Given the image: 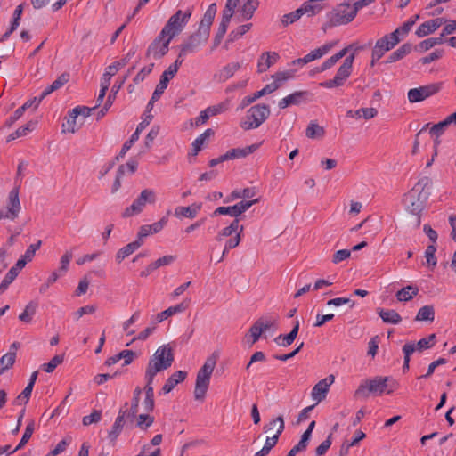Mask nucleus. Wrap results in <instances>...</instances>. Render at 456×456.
<instances>
[{
    "mask_svg": "<svg viewBox=\"0 0 456 456\" xmlns=\"http://www.w3.org/2000/svg\"><path fill=\"white\" fill-rule=\"evenodd\" d=\"M432 181L424 176L404 195V204L406 210L411 215L418 216V224L420 223V215L425 208L426 202L431 192L430 188Z\"/></svg>",
    "mask_w": 456,
    "mask_h": 456,
    "instance_id": "f257e3e1",
    "label": "nucleus"
},
{
    "mask_svg": "<svg viewBox=\"0 0 456 456\" xmlns=\"http://www.w3.org/2000/svg\"><path fill=\"white\" fill-rule=\"evenodd\" d=\"M392 380L389 377L377 376L372 379H366L360 384L358 388L354 391V397L355 399H366L370 394L374 395H381L387 387L389 390L387 394H391L395 388V382L388 384Z\"/></svg>",
    "mask_w": 456,
    "mask_h": 456,
    "instance_id": "f03ea898",
    "label": "nucleus"
},
{
    "mask_svg": "<svg viewBox=\"0 0 456 456\" xmlns=\"http://www.w3.org/2000/svg\"><path fill=\"white\" fill-rule=\"evenodd\" d=\"M175 360L173 349L169 345H163L150 358L145 373L156 376L159 371L168 369Z\"/></svg>",
    "mask_w": 456,
    "mask_h": 456,
    "instance_id": "7ed1b4c3",
    "label": "nucleus"
},
{
    "mask_svg": "<svg viewBox=\"0 0 456 456\" xmlns=\"http://www.w3.org/2000/svg\"><path fill=\"white\" fill-rule=\"evenodd\" d=\"M217 356L213 354L207 358L203 366L198 370L194 397L196 400H203L210 383V378L216 364Z\"/></svg>",
    "mask_w": 456,
    "mask_h": 456,
    "instance_id": "20e7f679",
    "label": "nucleus"
},
{
    "mask_svg": "<svg viewBox=\"0 0 456 456\" xmlns=\"http://www.w3.org/2000/svg\"><path fill=\"white\" fill-rule=\"evenodd\" d=\"M270 113L267 104H256L247 111L244 119L240 122V127L246 131L256 129L269 118Z\"/></svg>",
    "mask_w": 456,
    "mask_h": 456,
    "instance_id": "39448f33",
    "label": "nucleus"
},
{
    "mask_svg": "<svg viewBox=\"0 0 456 456\" xmlns=\"http://www.w3.org/2000/svg\"><path fill=\"white\" fill-rule=\"evenodd\" d=\"M191 10L188 9L186 12H183L181 10L176 11L175 14H173L162 28L161 36H166L169 40L178 36L186 24L188 23L191 16Z\"/></svg>",
    "mask_w": 456,
    "mask_h": 456,
    "instance_id": "423d86ee",
    "label": "nucleus"
},
{
    "mask_svg": "<svg viewBox=\"0 0 456 456\" xmlns=\"http://www.w3.org/2000/svg\"><path fill=\"white\" fill-rule=\"evenodd\" d=\"M355 16L356 14L353 10V5L341 4L327 14L328 21L322 26V29L325 31L327 28L347 24L351 22Z\"/></svg>",
    "mask_w": 456,
    "mask_h": 456,
    "instance_id": "0eeeda50",
    "label": "nucleus"
},
{
    "mask_svg": "<svg viewBox=\"0 0 456 456\" xmlns=\"http://www.w3.org/2000/svg\"><path fill=\"white\" fill-rule=\"evenodd\" d=\"M354 58V53L346 56L335 77L332 79L320 83V86L329 89L342 86L352 73Z\"/></svg>",
    "mask_w": 456,
    "mask_h": 456,
    "instance_id": "6e6552de",
    "label": "nucleus"
},
{
    "mask_svg": "<svg viewBox=\"0 0 456 456\" xmlns=\"http://www.w3.org/2000/svg\"><path fill=\"white\" fill-rule=\"evenodd\" d=\"M156 202V193L153 190L151 189H144L141 191L140 195L134 200V201L132 203L130 207H127L123 213L121 214V216L123 218H127L130 216H133L134 215L140 214L145 205L147 203L149 204H154Z\"/></svg>",
    "mask_w": 456,
    "mask_h": 456,
    "instance_id": "1a4fd4ad",
    "label": "nucleus"
},
{
    "mask_svg": "<svg viewBox=\"0 0 456 456\" xmlns=\"http://www.w3.org/2000/svg\"><path fill=\"white\" fill-rule=\"evenodd\" d=\"M20 183L15 185L8 194L6 208H0V221L2 219L15 220L20 212L21 206L19 199Z\"/></svg>",
    "mask_w": 456,
    "mask_h": 456,
    "instance_id": "9d476101",
    "label": "nucleus"
},
{
    "mask_svg": "<svg viewBox=\"0 0 456 456\" xmlns=\"http://www.w3.org/2000/svg\"><path fill=\"white\" fill-rule=\"evenodd\" d=\"M443 82L431 83L408 91L407 97L411 103L422 102L441 91Z\"/></svg>",
    "mask_w": 456,
    "mask_h": 456,
    "instance_id": "9b49d317",
    "label": "nucleus"
},
{
    "mask_svg": "<svg viewBox=\"0 0 456 456\" xmlns=\"http://www.w3.org/2000/svg\"><path fill=\"white\" fill-rule=\"evenodd\" d=\"M400 41V37H397L395 33L387 34L378 39L372 49L373 59L379 60L387 51L393 49Z\"/></svg>",
    "mask_w": 456,
    "mask_h": 456,
    "instance_id": "f8f14e48",
    "label": "nucleus"
},
{
    "mask_svg": "<svg viewBox=\"0 0 456 456\" xmlns=\"http://www.w3.org/2000/svg\"><path fill=\"white\" fill-rule=\"evenodd\" d=\"M170 42L171 40L166 36H161L160 32L148 46L146 56H152L156 60L162 58L168 53Z\"/></svg>",
    "mask_w": 456,
    "mask_h": 456,
    "instance_id": "ddd939ff",
    "label": "nucleus"
},
{
    "mask_svg": "<svg viewBox=\"0 0 456 456\" xmlns=\"http://www.w3.org/2000/svg\"><path fill=\"white\" fill-rule=\"evenodd\" d=\"M259 201L258 199L245 201L242 200L233 206L230 207H218L215 209L212 216H219V215H229L231 216L238 217L242 213L247 211L249 208H251L254 204L257 203Z\"/></svg>",
    "mask_w": 456,
    "mask_h": 456,
    "instance_id": "4468645a",
    "label": "nucleus"
},
{
    "mask_svg": "<svg viewBox=\"0 0 456 456\" xmlns=\"http://www.w3.org/2000/svg\"><path fill=\"white\" fill-rule=\"evenodd\" d=\"M209 37V35L205 32V30L198 29L196 32L192 33L183 44H181L180 48L182 49V54H188L194 53L197 48L205 44Z\"/></svg>",
    "mask_w": 456,
    "mask_h": 456,
    "instance_id": "2eb2a0df",
    "label": "nucleus"
},
{
    "mask_svg": "<svg viewBox=\"0 0 456 456\" xmlns=\"http://www.w3.org/2000/svg\"><path fill=\"white\" fill-rule=\"evenodd\" d=\"M276 433L273 436H268L265 439V443L264 444V447L267 449L269 452L277 444L279 441L280 436L282 434L285 424L284 419L282 416H278L277 418L272 419L268 424L264 426V431L269 432L272 430V426H277Z\"/></svg>",
    "mask_w": 456,
    "mask_h": 456,
    "instance_id": "dca6fc26",
    "label": "nucleus"
},
{
    "mask_svg": "<svg viewBox=\"0 0 456 456\" xmlns=\"http://www.w3.org/2000/svg\"><path fill=\"white\" fill-rule=\"evenodd\" d=\"M135 53L136 47H132L122 59L114 61L112 64L109 65L106 68L102 79L105 81L107 80L110 83L111 77H113L121 68L125 67L129 62V61L134 56Z\"/></svg>",
    "mask_w": 456,
    "mask_h": 456,
    "instance_id": "f3484780",
    "label": "nucleus"
},
{
    "mask_svg": "<svg viewBox=\"0 0 456 456\" xmlns=\"http://www.w3.org/2000/svg\"><path fill=\"white\" fill-rule=\"evenodd\" d=\"M312 94L308 91H297L282 98L278 106L280 109H285L290 105H299L310 100Z\"/></svg>",
    "mask_w": 456,
    "mask_h": 456,
    "instance_id": "a211bd4d",
    "label": "nucleus"
},
{
    "mask_svg": "<svg viewBox=\"0 0 456 456\" xmlns=\"http://www.w3.org/2000/svg\"><path fill=\"white\" fill-rule=\"evenodd\" d=\"M335 377L330 374L325 379L320 380L312 390V397L317 402H321L326 397L330 387L333 384Z\"/></svg>",
    "mask_w": 456,
    "mask_h": 456,
    "instance_id": "6ab92c4d",
    "label": "nucleus"
},
{
    "mask_svg": "<svg viewBox=\"0 0 456 456\" xmlns=\"http://www.w3.org/2000/svg\"><path fill=\"white\" fill-rule=\"evenodd\" d=\"M273 324V322L266 321L264 318L256 320L248 330L249 337L251 338L250 344H255L259 339L262 333L271 328Z\"/></svg>",
    "mask_w": 456,
    "mask_h": 456,
    "instance_id": "aec40b11",
    "label": "nucleus"
},
{
    "mask_svg": "<svg viewBox=\"0 0 456 456\" xmlns=\"http://www.w3.org/2000/svg\"><path fill=\"white\" fill-rule=\"evenodd\" d=\"M277 89H278V86L276 84H268L260 91H257L251 95H248V96L244 97L240 102V108L241 110H243L246 107H248L249 104L256 102L260 97H262L265 94H272V93L275 92Z\"/></svg>",
    "mask_w": 456,
    "mask_h": 456,
    "instance_id": "412c9836",
    "label": "nucleus"
},
{
    "mask_svg": "<svg viewBox=\"0 0 456 456\" xmlns=\"http://www.w3.org/2000/svg\"><path fill=\"white\" fill-rule=\"evenodd\" d=\"M240 67V62L228 63L214 75V79L218 83H224L232 77Z\"/></svg>",
    "mask_w": 456,
    "mask_h": 456,
    "instance_id": "4be33fe9",
    "label": "nucleus"
},
{
    "mask_svg": "<svg viewBox=\"0 0 456 456\" xmlns=\"http://www.w3.org/2000/svg\"><path fill=\"white\" fill-rule=\"evenodd\" d=\"M187 377V371L185 370H177L175 371L168 379L166 380L164 386L162 387V393L168 394L170 393L175 386L179 383H182Z\"/></svg>",
    "mask_w": 456,
    "mask_h": 456,
    "instance_id": "5701e85b",
    "label": "nucleus"
},
{
    "mask_svg": "<svg viewBox=\"0 0 456 456\" xmlns=\"http://www.w3.org/2000/svg\"><path fill=\"white\" fill-rule=\"evenodd\" d=\"M443 24V19L442 18H436L434 20H430L428 21L423 22L417 28L415 34L419 37H423L425 36H428L433 32H435L440 26Z\"/></svg>",
    "mask_w": 456,
    "mask_h": 456,
    "instance_id": "b1692460",
    "label": "nucleus"
},
{
    "mask_svg": "<svg viewBox=\"0 0 456 456\" xmlns=\"http://www.w3.org/2000/svg\"><path fill=\"white\" fill-rule=\"evenodd\" d=\"M279 54L275 52H265L262 53L257 63V71L259 73L265 72L278 59Z\"/></svg>",
    "mask_w": 456,
    "mask_h": 456,
    "instance_id": "393cba45",
    "label": "nucleus"
},
{
    "mask_svg": "<svg viewBox=\"0 0 456 456\" xmlns=\"http://www.w3.org/2000/svg\"><path fill=\"white\" fill-rule=\"evenodd\" d=\"M452 124L456 125V112L449 115L443 121H440L437 124L432 126V127L429 129V133L432 136L439 137Z\"/></svg>",
    "mask_w": 456,
    "mask_h": 456,
    "instance_id": "a878e982",
    "label": "nucleus"
},
{
    "mask_svg": "<svg viewBox=\"0 0 456 456\" xmlns=\"http://www.w3.org/2000/svg\"><path fill=\"white\" fill-rule=\"evenodd\" d=\"M258 6V0H243V4L239 9L240 16H241V19H239V20H249Z\"/></svg>",
    "mask_w": 456,
    "mask_h": 456,
    "instance_id": "bb28decb",
    "label": "nucleus"
},
{
    "mask_svg": "<svg viewBox=\"0 0 456 456\" xmlns=\"http://www.w3.org/2000/svg\"><path fill=\"white\" fill-rule=\"evenodd\" d=\"M216 13V4L214 3V4H211L208 6V8L207 9V11L205 12L204 16H203L201 21L200 22L198 29H200L201 31L205 30V32H207V34L209 35L210 28H211V25L215 19Z\"/></svg>",
    "mask_w": 456,
    "mask_h": 456,
    "instance_id": "cd10ccee",
    "label": "nucleus"
},
{
    "mask_svg": "<svg viewBox=\"0 0 456 456\" xmlns=\"http://www.w3.org/2000/svg\"><path fill=\"white\" fill-rule=\"evenodd\" d=\"M259 147L258 143H255L249 146H247L245 148H233L228 151L224 154V158H227V159H240L245 158L248 156L249 154L253 153L255 151H256Z\"/></svg>",
    "mask_w": 456,
    "mask_h": 456,
    "instance_id": "c85d7f7f",
    "label": "nucleus"
},
{
    "mask_svg": "<svg viewBox=\"0 0 456 456\" xmlns=\"http://www.w3.org/2000/svg\"><path fill=\"white\" fill-rule=\"evenodd\" d=\"M188 306L189 301L184 300L176 305L170 306L167 309L159 313L156 315V320L158 322H161L162 321L166 320L167 318L172 316L175 314L184 312L188 308Z\"/></svg>",
    "mask_w": 456,
    "mask_h": 456,
    "instance_id": "c756f323",
    "label": "nucleus"
},
{
    "mask_svg": "<svg viewBox=\"0 0 456 456\" xmlns=\"http://www.w3.org/2000/svg\"><path fill=\"white\" fill-rule=\"evenodd\" d=\"M175 76V75L173 73V70L166 69L162 73V75L160 77L159 83L157 85V86H156V88H155V90L153 92V98L154 99H159L161 97V95L163 94V93L165 92V90L167 87L168 82Z\"/></svg>",
    "mask_w": 456,
    "mask_h": 456,
    "instance_id": "7c9ffc66",
    "label": "nucleus"
},
{
    "mask_svg": "<svg viewBox=\"0 0 456 456\" xmlns=\"http://www.w3.org/2000/svg\"><path fill=\"white\" fill-rule=\"evenodd\" d=\"M201 203H193L188 207H177L175 209V215L176 216H183L192 219L198 215L199 211L201 209Z\"/></svg>",
    "mask_w": 456,
    "mask_h": 456,
    "instance_id": "2f4dec72",
    "label": "nucleus"
},
{
    "mask_svg": "<svg viewBox=\"0 0 456 456\" xmlns=\"http://www.w3.org/2000/svg\"><path fill=\"white\" fill-rule=\"evenodd\" d=\"M412 51V45L411 43H405L402 45L397 50L393 52L387 57L386 63H393L403 59L407 54Z\"/></svg>",
    "mask_w": 456,
    "mask_h": 456,
    "instance_id": "473e14b6",
    "label": "nucleus"
},
{
    "mask_svg": "<svg viewBox=\"0 0 456 456\" xmlns=\"http://www.w3.org/2000/svg\"><path fill=\"white\" fill-rule=\"evenodd\" d=\"M123 84H124V80H122L118 86H116V85L113 86V87L111 88L110 93L109 94V95L107 97V100H106L103 107L97 113V119H101L102 118H103L106 115V113L108 112L109 109L113 104V102H114V100L116 98L117 93L121 88Z\"/></svg>",
    "mask_w": 456,
    "mask_h": 456,
    "instance_id": "72a5a7b5",
    "label": "nucleus"
},
{
    "mask_svg": "<svg viewBox=\"0 0 456 456\" xmlns=\"http://www.w3.org/2000/svg\"><path fill=\"white\" fill-rule=\"evenodd\" d=\"M142 245V241L134 240L128 243L126 246L120 248L116 254V260L118 263H121L125 258L132 255L136 249Z\"/></svg>",
    "mask_w": 456,
    "mask_h": 456,
    "instance_id": "f704fd0d",
    "label": "nucleus"
},
{
    "mask_svg": "<svg viewBox=\"0 0 456 456\" xmlns=\"http://www.w3.org/2000/svg\"><path fill=\"white\" fill-rule=\"evenodd\" d=\"M435 320V308L432 305H427L419 308L415 317L418 322H433Z\"/></svg>",
    "mask_w": 456,
    "mask_h": 456,
    "instance_id": "c9c22d12",
    "label": "nucleus"
},
{
    "mask_svg": "<svg viewBox=\"0 0 456 456\" xmlns=\"http://www.w3.org/2000/svg\"><path fill=\"white\" fill-rule=\"evenodd\" d=\"M69 80V74L62 73L49 86L45 88V90L42 92V97H46L48 94H50L53 91L61 88L62 86H64L66 83H68Z\"/></svg>",
    "mask_w": 456,
    "mask_h": 456,
    "instance_id": "e433bc0d",
    "label": "nucleus"
},
{
    "mask_svg": "<svg viewBox=\"0 0 456 456\" xmlns=\"http://www.w3.org/2000/svg\"><path fill=\"white\" fill-rule=\"evenodd\" d=\"M37 121L30 120L25 126H21L15 132L9 134L7 142L13 141L19 137L25 136L28 132L33 131L37 126Z\"/></svg>",
    "mask_w": 456,
    "mask_h": 456,
    "instance_id": "4c0bfd02",
    "label": "nucleus"
},
{
    "mask_svg": "<svg viewBox=\"0 0 456 456\" xmlns=\"http://www.w3.org/2000/svg\"><path fill=\"white\" fill-rule=\"evenodd\" d=\"M378 314L383 322L387 323L398 324L402 321L400 314L395 310L379 308Z\"/></svg>",
    "mask_w": 456,
    "mask_h": 456,
    "instance_id": "58836bf2",
    "label": "nucleus"
},
{
    "mask_svg": "<svg viewBox=\"0 0 456 456\" xmlns=\"http://www.w3.org/2000/svg\"><path fill=\"white\" fill-rule=\"evenodd\" d=\"M332 47V44H325L314 51H311L305 56V61L307 63L314 61L317 59L322 58L325 55Z\"/></svg>",
    "mask_w": 456,
    "mask_h": 456,
    "instance_id": "ea45409f",
    "label": "nucleus"
},
{
    "mask_svg": "<svg viewBox=\"0 0 456 456\" xmlns=\"http://www.w3.org/2000/svg\"><path fill=\"white\" fill-rule=\"evenodd\" d=\"M418 293H419L418 287H413L411 285H408L397 291L396 298L398 301H409V300L412 299L413 297L417 296Z\"/></svg>",
    "mask_w": 456,
    "mask_h": 456,
    "instance_id": "a19ab883",
    "label": "nucleus"
},
{
    "mask_svg": "<svg viewBox=\"0 0 456 456\" xmlns=\"http://www.w3.org/2000/svg\"><path fill=\"white\" fill-rule=\"evenodd\" d=\"M442 43H444V38L441 35L439 37H429L421 41L418 45H416L415 50L419 52H426L435 45H441Z\"/></svg>",
    "mask_w": 456,
    "mask_h": 456,
    "instance_id": "79ce46f5",
    "label": "nucleus"
},
{
    "mask_svg": "<svg viewBox=\"0 0 456 456\" xmlns=\"http://www.w3.org/2000/svg\"><path fill=\"white\" fill-rule=\"evenodd\" d=\"M416 351V346L415 343L410 342L406 343L403 346V353L404 354V360H403V371L406 372L410 368V361H411V355Z\"/></svg>",
    "mask_w": 456,
    "mask_h": 456,
    "instance_id": "37998d69",
    "label": "nucleus"
},
{
    "mask_svg": "<svg viewBox=\"0 0 456 456\" xmlns=\"http://www.w3.org/2000/svg\"><path fill=\"white\" fill-rule=\"evenodd\" d=\"M37 303L35 301H30L23 310V312L19 315V319L24 322H30L32 320V316L36 314V310L37 308Z\"/></svg>",
    "mask_w": 456,
    "mask_h": 456,
    "instance_id": "c03bdc74",
    "label": "nucleus"
},
{
    "mask_svg": "<svg viewBox=\"0 0 456 456\" xmlns=\"http://www.w3.org/2000/svg\"><path fill=\"white\" fill-rule=\"evenodd\" d=\"M16 353L15 352H8L0 358V375L3 374L5 370L12 367L15 362Z\"/></svg>",
    "mask_w": 456,
    "mask_h": 456,
    "instance_id": "a18cd8bd",
    "label": "nucleus"
},
{
    "mask_svg": "<svg viewBox=\"0 0 456 456\" xmlns=\"http://www.w3.org/2000/svg\"><path fill=\"white\" fill-rule=\"evenodd\" d=\"M34 430H35V421L33 419H31L26 426V428H25V431L23 433V436L20 441V443L18 444V445L16 446V448L14 449V451H18V450H20L22 447L25 446V444L29 441V439L31 438L33 433H34Z\"/></svg>",
    "mask_w": 456,
    "mask_h": 456,
    "instance_id": "49530a36",
    "label": "nucleus"
},
{
    "mask_svg": "<svg viewBox=\"0 0 456 456\" xmlns=\"http://www.w3.org/2000/svg\"><path fill=\"white\" fill-rule=\"evenodd\" d=\"M251 27H252L251 23L239 26L235 30H232L230 32L225 44L227 45L230 42H234L235 40L239 39L244 34H246L248 31H249L251 29Z\"/></svg>",
    "mask_w": 456,
    "mask_h": 456,
    "instance_id": "de8ad7c7",
    "label": "nucleus"
},
{
    "mask_svg": "<svg viewBox=\"0 0 456 456\" xmlns=\"http://www.w3.org/2000/svg\"><path fill=\"white\" fill-rule=\"evenodd\" d=\"M324 134L325 131L323 127L314 122L309 124L305 131L306 136L311 139L321 138L324 135Z\"/></svg>",
    "mask_w": 456,
    "mask_h": 456,
    "instance_id": "09e8293b",
    "label": "nucleus"
},
{
    "mask_svg": "<svg viewBox=\"0 0 456 456\" xmlns=\"http://www.w3.org/2000/svg\"><path fill=\"white\" fill-rule=\"evenodd\" d=\"M64 361V355L63 354H56L55 356H53L51 361L47 363H44L41 368L43 370H45V372H48V373H51L53 372L55 368L62 363Z\"/></svg>",
    "mask_w": 456,
    "mask_h": 456,
    "instance_id": "8fccbe9b",
    "label": "nucleus"
},
{
    "mask_svg": "<svg viewBox=\"0 0 456 456\" xmlns=\"http://www.w3.org/2000/svg\"><path fill=\"white\" fill-rule=\"evenodd\" d=\"M436 341V334H430L427 338H421L415 344L416 351L421 352L425 349H429L435 345Z\"/></svg>",
    "mask_w": 456,
    "mask_h": 456,
    "instance_id": "3c124183",
    "label": "nucleus"
},
{
    "mask_svg": "<svg viewBox=\"0 0 456 456\" xmlns=\"http://www.w3.org/2000/svg\"><path fill=\"white\" fill-rule=\"evenodd\" d=\"M302 10L300 8L297 9L294 12H291L289 13L284 14L281 17V23L284 27H287L289 24H292L298 20L302 17Z\"/></svg>",
    "mask_w": 456,
    "mask_h": 456,
    "instance_id": "603ef678",
    "label": "nucleus"
},
{
    "mask_svg": "<svg viewBox=\"0 0 456 456\" xmlns=\"http://www.w3.org/2000/svg\"><path fill=\"white\" fill-rule=\"evenodd\" d=\"M154 422V417L149 414H140L136 419V427L141 430H146Z\"/></svg>",
    "mask_w": 456,
    "mask_h": 456,
    "instance_id": "864d4df0",
    "label": "nucleus"
},
{
    "mask_svg": "<svg viewBox=\"0 0 456 456\" xmlns=\"http://www.w3.org/2000/svg\"><path fill=\"white\" fill-rule=\"evenodd\" d=\"M292 77L293 73L289 70L276 72L272 76L274 81L272 82L271 84H276L279 89L284 81L291 78Z\"/></svg>",
    "mask_w": 456,
    "mask_h": 456,
    "instance_id": "5fc2aeb1",
    "label": "nucleus"
},
{
    "mask_svg": "<svg viewBox=\"0 0 456 456\" xmlns=\"http://www.w3.org/2000/svg\"><path fill=\"white\" fill-rule=\"evenodd\" d=\"M322 9V6L320 4H311L309 3H304L300 7L302 10V14H307L308 16H314L319 13Z\"/></svg>",
    "mask_w": 456,
    "mask_h": 456,
    "instance_id": "6e6d98bb",
    "label": "nucleus"
},
{
    "mask_svg": "<svg viewBox=\"0 0 456 456\" xmlns=\"http://www.w3.org/2000/svg\"><path fill=\"white\" fill-rule=\"evenodd\" d=\"M32 390L33 389L31 387L27 386L23 391L13 400L12 403L14 405H20L22 403L25 404L28 403L31 396Z\"/></svg>",
    "mask_w": 456,
    "mask_h": 456,
    "instance_id": "4d7b16f0",
    "label": "nucleus"
},
{
    "mask_svg": "<svg viewBox=\"0 0 456 456\" xmlns=\"http://www.w3.org/2000/svg\"><path fill=\"white\" fill-rule=\"evenodd\" d=\"M77 117H74L73 110L69 112V118H67V124H63V127L66 126V128L63 129V132L68 131L69 133H75L77 130H78L79 126L76 125V120Z\"/></svg>",
    "mask_w": 456,
    "mask_h": 456,
    "instance_id": "13d9d810",
    "label": "nucleus"
},
{
    "mask_svg": "<svg viewBox=\"0 0 456 456\" xmlns=\"http://www.w3.org/2000/svg\"><path fill=\"white\" fill-rule=\"evenodd\" d=\"M436 251V248L434 244L428 246L425 251V257L427 259V262L429 265L433 267H435L437 263L436 257L435 256Z\"/></svg>",
    "mask_w": 456,
    "mask_h": 456,
    "instance_id": "bf43d9fd",
    "label": "nucleus"
},
{
    "mask_svg": "<svg viewBox=\"0 0 456 456\" xmlns=\"http://www.w3.org/2000/svg\"><path fill=\"white\" fill-rule=\"evenodd\" d=\"M444 51L443 49H436L428 55L421 58L419 61L423 64H428L432 61H437L443 57Z\"/></svg>",
    "mask_w": 456,
    "mask_h": 456,
    "instance_id": "052dcab7",
    "label": "nucleus"
},
{
    "mask_svg": "<svg viewBox=\"0 0 456 456\" xmlns=\"http://www.w3.org/2000/svg\"><path fill=\"white\" fill-rule=\"evenodd\" d=\"M153 67H154V63H151L150 65L143 67L137 73V75L134 77V79H133L134 83V84H139V83L142 82L145 79V77L149 74H151V72L152 71Z\"/></svg>",
    "mask_w": 456,
    "mask_h": 456,
    "instance_id": "680f3d73",
    "label": "nucleus"
},
{
    "mask_svg": "<svg viewBox=\"0 0 456 456\" xmlns=\"http://www.w3.org/2000/svg\"><path fill=\"white\" fill-rule=\"evenodd\" d=\"M102 411L98 410H94L90 415H86L83 418V425L88 426L93 423H97L101 420Z\"/></svg>",
    "mask_w": 456,
    "mask_h": 456,
    "instance_id": "e2e57ef3",
    "label": "nucleus"
},
{
    "mask_svg": "<svg viewBox=\"0 0 456 456\" xmlns=\"http://www.w3.org/2000/svg\"><path fill=\"white\" fill-rule=\"evenodd\" d=\"M24 112V108H18L14 113L5 120L4 127L10 128L12 126V125L23 116Z\"/></svg>",
    "mask_w": 456,
    "mask_h": 456,
    "instance_id": "0e129e2a",
    "label": "nucleus"
},
{
    "mask_svg": "<svg viewBox=\"0 0 456 456\" xmlns=\"http://www.w3.org/2000/svg\"><path fill=\"white\" fill-rule=\"evenodd\" d=\"M331 437L332 434H330L328 437L316 448L315 452L317 456H322L327 452L332 444Z\"/></svg>",
    "mask_w": 456,
    "mask_h": 456,
    "instance_id": "69168bd1",
    "label": "nucleus"
},
{
    "mask_svg": "<svg viewBox=\"0 0 456 456\" xmlns=\"http://www.w3.org/2000/svg\"><path fill=\"white\" fill-rule=\"evenodd\" d=\"M70 441V437L69 439H62L57 444L55 448L52 450L46 456H55L61 453L66 450V447L69 444Z\"/></svg>",
    "mask_w": 456,
    "mask_h": 456,
    "instance_id": "338daca9",
    "label": "nucleus"
},
{
    "mask_svg": "<svg viewBox=\"0 0 456 456\" xmlns=\"http://www.w3.org/2000/svg\"><path fill=\"white\" fill-rule=\"evenodd\" d=\"M119 361L124 359V365L130 364L135 358L136 354L134 351L125 349L118 354Z\"/></svg>",
    "mask_w": 456,
    "mask_h": 456,
    "instance_id": "774afa93",
    "label": "nucleus"
}]
</instances>
